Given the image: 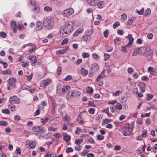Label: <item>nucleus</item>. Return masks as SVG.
<instances>
[{
    "label": "nucleus",
    "instance_id": "obj_1",
    "mask_svg": "<svg viewBox=\"0 0 157 157\" xmlns=\"http://www.w3.org/2000/svg\"><path fill=\"white\" fill-rule=\"evenodd\" d=\"M73 23L72 21H67L65 25L62 26L60 29V36L65 37L68 35L73 29Z\"/></svg>",
    "mask_w": 157,
    "mask_h": 157
},
{
    "label": "nucleus",
    "instance_id": "obj_2",
    "mask_svg": "<svg viewBox=\"0 0 157 157\" xmlns=\"http://www.w3.org/2000/svg\"><path fill=\"white\" fill-rule=\"evenodd\" d=\"M141 53H143L144 56L149 57V59H150L152 57L151 50L148 47H144L140 48Z\"/></svg>",
    "mask_w": 157,
    "mask_h": 157
},
{
    "label": "nucleus",
    "instance_id": "obj_3",
    "mask_svg": "<svg viewBox=\"0 0 157 157\" xmlns=\"http://www.w3.org/2000/svg\"><path fill=\"white\" fill-rule=\"evenodd\" d=\"M54 21H52L49 17L45 18L43 21V24L45 27L49 29H51L53 28Z\"/></svg>",
    "mask_w": 157,
    "mask_h": 157
},
{
    "label": "nucleus",
    "instance_id": "obj_4",
    "mask_svg": "<svg viewBox=\"0 0 157 157\" xmlns=\"http://www.w3.org/2000/svg\"><path fill=\"white\" fill-rule=\"evenodd\" d=\"M133 129L130 127H124L122 129L123 135L126 136H128L132 134Z\"/></svg>",
    "mask_w": 157,
    "mask_h": 157
},
{
    "label": "nucleus",
    "instance_id": "obj_5",
    "mask_svg": "<svg viewBox=\"0 0 157 157\" xmlns=\"http://www.w3.org/2000/svg\"><path fill=\"white\" fill-rule=\"evenodd\" d=\"M9 101L10 103L18 104L20 103V100L17 97L13 96L10 98Z\"/></svg>",
    "mask_w": 157,
    "mask_h": 157
},
{
    "label": "nucleus",
    "instance_id": "obj_6",
    "mask_svg": "<svg viewBox=\"0 0 157 157\" xmlns=\"http://www.w3.org/2000/svg\"><path fill=\"white\" fill-rule=\"evenodd\" d=\"M74 11L72 8H69L65 10L63 12V14L65 17H68L72 14Z\"/></svg>",
    "mask_w": 157,
    "mask_h": 157
},
{
    "label": "nucleus",
    "instance_id": "obj_7",
    "mask_svg": "<svg viewBox=\"0 0 157 157\" xmlns=\"http://www.w3.org/2000/svg\"><path fill=\"white\" fill-rule=\"evenodd\" d=\"M51 82V80L49 79L43 80L41 82L40 86L45 88Z\"/></svg>",
    "mask_w": 157,
    "mask_h": 157
},
{
    "label": "nucleus",
    "instance_id": "obj_8",
    "mask_svg": "<svg viewBox=\"0 0 157 157\" xmlns=\"http://www.w3.org/2000/svg\"><path fill=\"white\" fill-rule=\"evenodd\" d=\"M75 96L73 90H70L68 92L66 96V99L67 100L70 101L73 99Z\"/></svg>",
    "mask_w": 157,
    "mask_h": 157
},
{
    "label": "nucleus",
    "instance_id": "obj_9",
    "mask_svg": "<svg viewBox=\"0 0 157 157\" xmlns=\"http://www.w3.org/2000/svg\"><path fill=\"white\" fill-rule=\"evenodd\" d=\"M28 59L33 61L31 63V65L32 66H34L36 63L37 59L36 56L34 55L29 56L28 57Z\"/></svg>",
    "mask_w": 157,
    "mask_h": 157
},
{
    "label": "nucleus",
    "instance_id": "obj_10",
    "mask_svg": "<svg viewBox=\"0 0 157 157\" xmlns=\"http://www.w3.org/2000/svg\"><path fill=\"white\" fill-rule=\"evenodd\" d=\"M42 29L41 22L40 21H38L36 22V24L35 27L34 29V31L36 32Z\"/></svg>",
    "mask_w": 157,
    "mask_h": 157
},
{
    "label": "nucleus",
    "instance_id": "obj_11",
    "mask_svg": "<svg viewBox=\"0 0 157 157\" xmlns=\"http://www.w3.org/2000/svg\"><path fill=\"white\" fill-rule=\"evenodd\" d=\"M126 38H128L129 40V42L127 44L126 46L127 47L131 46L133 44V42L134 40V39L132 37L131 34H129L126 37Z\"/></svg>",
    "mask_w": 157,
    "mask_h": 157
},
{
    "label": "nucleus",
    "instance_id": "obj_12",
    "mask_svg": "<svg viewBox=\"0 0 157 157\" xmlns=\"http://www.w3.org/2000/svg\"><path fill=\"white\" fill-rule=\"evenodd\" d=\"M87 1L90 5L95 6L99 2V0H87Z\"/></svg>",
    "mask_w": 157,
    "mask_h": 157
},
{
    "label": "nucleus",
    "instance_id": "obj_13",
    "mask_svg": "<svg viewBox=\"0 0 157 157\" xmlns=\"http://www.w3.org/2000/svg\"><path fill=\"white\" fill-rule=\"evenodd\" d=\"M91 70L98 71L99 69V66L97 63H94L91 65Z\"/></svg>",
    "mask_w": 157,
    "mask_h": 157
},
{
    "label": "nucleus",
    "instance_id": "obj_14",
    "mask_svg": "<svg viewBox=\"0 0 157 157\" xmlns=\"http://www.w3.org/2000/svg\"><path fill=\"white\" fill-rule=\"evenodd\" d=\"M58 122L56 118H52L50 121V124L51 125H55L57 124Z\"/></svg>",
    "mask_w": 157,
    "mask_h": 157
},
{
    "label": "nucleus",
    "instance_id": "obj_15",
    "mask_svg": "<svg viewBox=\"0 0 157 157\" xmlns=\"http://www.w3.org/2000/svg\"><path fill=\"white\" fill-rule=\"evenodd\" d=\"M140 51V48H137L133 51L132 55L133 56H136L138 54L141 53Z\"/></svg>",
    "mask_w": 157,
    "mask_h": 157
},
{
    "label": "nucleus",
    "instance_id": "obj_16",
    "mask_svg": "<svg viewBox=\"0 0 157 157\" xmlns=\"http://www.w3.org/2000/svg\"><path fill=\"white\" fill-rule=\"evenodd\" d=\"M84 29H79L77 30L75 32L73 33V36L74 37L76 36H78V35L82 33Z\"/></svg>",
    "mask_w": 157,
    "mask_h": 157
},
{
    "label": "nucleus",
    "instance_id": "obj_17",
    "mask_svg": "<svg viewBox=\"0 0 157 157\" xmlns=\"http://www.w3.org/2000/svg\"><path fill=\"white\" fill-rule=\"evenodd\" d=\"M10 25L11 27L12 28L13 31L14 33H16L17 31L16 27V23L15 21H12L10 23Z\"/></svg>",
    "mask_w": 157,
    "mask_h": 157
},
{
    "label": "nucleus",
    "instance_id": "obj_18",
    "mask_svg": "<svg viewBox=\"0 0 157 157\" xmlns=\"http://www.w3.org/2000/svg\"><path fill=\"white\" fill-rule=\"evenodd\" d=\"M68 49L69 48L67 47L65 49H62L57 51H56V53L57 55H59L60 54L62 55L64 53H65L66 51L68 50Z\"/></svg>",
    "mask_w": 157,
    "mask_h": 157
},
{
    "label": "nucleus",
    "instance_id": "obj_19",
    "mask_svg": "<svg viewBox=\"0 0 157 157\" xmlns=\"http://www.w3.org/2000/svg\"><path fill=\"white\" fill-rule=\"evenodd\" d=\"M70 87L69 86H63L62 88V90L63 92V94H65L67 92L68 90L70 89Z\"/></svg>",
    "mask_w": 157,
    "mask_h": 157
},
{
    "label": "nucleus",
    "instance_id": "obj_20",
    "mask_svg": "<svg viewBox=\"0 0 157 157\" xmlns=\"http://www.w3.org/2000/svg\"><path fill=\"white\" fill-rule=\"evenodd\" d=\"M105 71L103 70L96 79V81H99V79H102L105 76Z\"/></svg>",
    "mask_w": 157,
    "mask_h": 157
},
{
    "label": "nucleus",
    "instance_id": "obj_21",
    "mask_svg": "<svg viewBox=\"0 0 157 157\" xmlns=\"http://www.w3.org/2000/svg\"><path fill=\"white\" fill-rule=\"evenodd\" d=\"M77 121L79 124H83L84 121H83L82 118L80 115H79L77 117Z\"/></svg>",
    "mask_w": 157,
    "mask_h": 157
},
{
    "label": "nucleus",
    "instance_id": "obj_22",
    "mask_svg": "<svg viewBox=\"0 0 157 157\" xmlns=\"http://www.w3.org/2000/svg\"><path fill=\"white\" fill-rule=\"evenodd\" d=\"M32 11L35 14H37L40 11V9L38 7H35L32 9Z\"/></svg>",
    "mask_w": 157,
    "mask_h": 157
},
{
    "label": "nucleus",
    "instance_id": "obj_23",
    "mask_svg": "<svg viewBox=\"0 0 157 157\" xmlns=\"http://www.w3.org/2000/svg\"><path fill=\"white\" fill-rule=\"evenodd\" d=\"M115 44L117 45H120L121 43V39L118 37H117L114 40Z\"/></svg>",
    "mask_w": 157,
    "mask_h": 157
},
{
    "label": "nucleus",
    "instance_id": "obj_24",
    "mask_svg": "<svg viewBox=\"0 0 157 157\" xmlns=\"http://www.w3.org/2000/svg\"><path fill=\"white\" fill-rule=\"evenodd\" d=\"M16 79L15 78H11L9 79V82L10 85H12L16 81Z\"/></svg>",
    "mask_w": 157,
    "mask_h": 157
},
{
    "label": "nucleus",
    "instance_id": "obj_25",
    "mask_svg": "<svg viewBox=\"0 0 157 157\" xmlns=\"http://www.w3.org/2000/svg\"><path fill=\"white\" fill-rule=\"evenodd\" d=\"M81 72L82 75L83 76L86 75L88 73V71L87 70H86L83 68H81Z\"/></svg>",
    "mask_w": 157,
    "mask_h": 157
},
{
    "label": "nucleus",
    "instance_id": "obj_26",
    "mask_svg": "<svg viewBox=\"0 0 157 157\" xmlns=\"http://www.w3.org/2000/svg\"><path fill=\"white\" fill-rule=\"evenodd\" d=\"M83 38L84 41L86 42H89L91 39V37L89 36L86 35L84 36Z\"/></svg>",
    "mask_w": 157,
    "mask_h": 157
},
{
    "label": "nucleus",
    "instance_id": "obj_27",
    "mask_svg": "<svg viewBox=\"0 0 157 157\" xmlns=\"http://www.w3.org/2000/svg\"><path fill=\"white\" fill-rule=\"evenodd\" d=\"M2 73L3 75H10L11 73V71L9 69H7L5 71H2Z\"/></svg>",
    "mask_w": 157,
    "mask_h": 157
},
{
    "label": "nucleus",
    "instance_id": "obj_28",
    "mask_svg": "<svg viewBox=\"0 0 157 157\" xmlns=\"http://www.w3.org/2000/svg\"><path fill=\"white\" fill-rule=\"evenodd\" d=\"M83 141V140L82 139H76L75 141V143L78 145H80Z\"/></svg>",
    "mask_w": 157,
    "mask_h": 157
},
{
    "label": "nucleus",
    "instance_id": "obj_29",
    "mask_svg": "<svg viewBox=\"0 0 157 157\" xmlns=\"http://www.w3.org/2000/svg\"><path fill=\"white\" fill-rule=\"evenodd\" d=\"M104 5V1H101L99 2L98 5V8H102Z\"/></svg>",
    "mask_w": 157,
    "mask_h": 157
},
{
    "label": "nucleus",
    "instance_id": "obj_30",
    "mask_svg": "<svg viewBox=\"0 0 157 157\" xmlns=\"http://www.w3.org/2000/svg\"><path fill=\"white\" fill-rule=\"evenodd\" d=\"M135 17H132L131 19L129 20L127 22L128 25H130L132 23L133 21L135 20Z\"/></svg>",
    "mask_w": 157,
    "mask_h": 157
},
{
    "label": "nucleus",
    "instance_id": "obj_31",
    "mask_svg": "<svg viewBox=\"0 0 157 157\" xmlns=\"http://www.w3.org/2000/svg\"><path fill=\"white\" fill-rule=\"evenodd\" d=\"M93 90L92 87H88L87 89L86 92L88 94H92L93 92Z\"/></svg>",
    "mask_w": 157,
    "mask_h": 157
},
{
    "label": "nucleus",
    "instance_id": "obj_32",
    "mask_svg": "<svg viewBox=\"0 0 157 157\" xmlns=\"http://www.w3.org/2000/svg\"><path fill=\"white\" fill-rule=\"evenodd\" d=\"M112 121V120L111 119H104L103 120L102 123H105V124H107L109 122Z\"/></svg>",
    "mask_w": 157,
    "mask_h": 157
},
{
    "label": "nucleus",
    "instance_id": "obj_33",
    "mask_svg": "<svg viewBox=\"0 0 157 157\" xmlns=\"http://www.w3.org/2000/svg\"><path fill=\"white\" fill-rule=\"evenodd\" d=\"M74 94H75V97H77L81 95V93L79 91L73 90Z\"/></svg>",
    "mask_w": 157,
    "mask_h": 157
},
{
    "label": "nucleus",
    "instance_id": "obj_34",
    "mask_svg": "<svg viewBox=\"0 0 157 157\" xmlns=\"http://www.w3.org/2000/svg\"><path fill=\"white\" fill-rule=\"evenodd\" d=\"M62 88H60L59 86H57V92L60 94H63V92L62 90Z\"/></svg>",
    "mask_w": 157,
    "mask_h": 157
},
{
    "label": "nucleus",
    "instance_id": "obj_35",
    "mask_svg": "<svg viewBox=\"0 0 157 157\" xmlns=\"http://www.w3.org/2000/svg\"><path fill=\"white\" fill-rule=\"evenodd\" d=\"M92 56L93 58L96 60H98L99 59V56L96 53H93L92 54Z\"/></svg>",
    "mask_w": 157,
    "mask_h": 157
},
{
    "label": "nucleus",
    "instance_id": "obj_36",
    "mask_svg": "<svg viewBox=\"0 0 157 157\" xmlns=\"http://www.w3.org/2000/svg\"><path fill=\"white\" fill-rule=\"evenodd\" d=\"M120 25V23L118 21H116L113 25V27L114 29L118 27Z\"/></svg>",
    "mask_w": 157,
    "mask_h": 157
},
{
    "label": "nucleus",
    "instance_id": "obj_37",
    "mask_svg": "<svg viewBox=\"0 0 157 157\" xmlns=\"http://www.w3.org/2000/svg\"><path fill=\"white\" fill-rule=\"evenodd\" d=\"M36 146V143L35 141H33L30 145V147L31 148H34Z\"/></svg>",
    "mask_w": 157,
    "mask_h": 157
},
{
    "label": "nucleus",
    "instance_id": "obj_38",
    "mask_svg": "<svg viewBox=\"0 0 157 157\" xmlns=\"http://www.w3.org/2000/svg\"><path fill=\"white\" fill-rule=\"evenodd\" d=\"M151 13V10L149 8H147V9L146 11L145 12V16H147L149 15Z\"/></svg>",
    "mask_w": 157,
    "mask_h": 157
},
{
    "label": "nucleus",
    "instance_id": "obj_39",
    "mask_svg": "<svg viewBox=\"0 0 157 157\" xmlns=\"http://www.w3.org/2000/svg\"><path fill=\"white\" fill-rule=\"evenodd\" d=\"M2 112L4 114H9L10 113V111L8 109H6L2 110Z\"/></svg>",
    "mask_w": 157,
    "mask_h": 157
},
{
    "label": "nucleus",
    "instance_id": "obj_40",
    "mask_svg": "<svg viewBox=\"0 0 157 157\" xmlns=\"http://www.w3.org/2000/svg\"><path fill=\"white\" fill-rule=\"evenodd\" d=\"M48 130L50 131H55L57 130V128L52 126H50L48 128Z\"/></svg>",
    "mask_w": 157,
    "mask_h": 157
},
{
    "label": "nucleus",
    "instance_id": "obj_41",
    "mask_svg": "<svg viewBox=\"0 0 157 157\" xmlns=\"http://www.w3.org/2000/svg\"><path fill=\"white\" fill-rule=\"evenodd\" d=\"M6 35L4 32H0V36L2 38H5L6 37Z\"/></svg>",
    "mask_w": 157,
    "mask_h": 157
},
{
    "label": "nucleus",
    "instance_id": "obj_42",
    "mask_svg": "<svg viewBox=\"0 0 157 157\" xmlns=\"http://www.w3.org/2000/svg\"><path fill=\"white\" fill-rule=\"evenodd\" d=\"M8 107L9 109H10L12 111H14L15 110V107L12 105H9Z\"/></svg>",
    "mask_w": 157,
    "mask_h": 157
},
{
    "label": "nucleus",
    "instance_id": "obj_43",
    "mask_svg": "<svg viewBox=\"0 0 157 157\" xmlns=\"http://www.w3.org/2000/svg\"><path fill=\"white\" fill-rule=\"evenodd\" d=\"M40 108H38L37 110L34 113V116H36L40 114Z\"/></svg>",
    "mask_w": 157,
    "mask_h": 157
},
{
    "label": "nucleus",
    "instance_id": "obj_44",
    "mask_svg": "<svg viewBox=\"0 0 157 157\" xmlns=\"http://www.w3.org/2000/svg\"><path fill=\"white\" fill-rule=\"evenodd\" d=\"M72 78V76L70 75H68L64 79V81H67L71 80Z\"/></svg>",
    "mask_w": 157,
    "mask_h": 157
},
{
    "label": "nucleus",
    "instance_id": "obj_45",
    "mask_svg": "<svg viewBox=\"0 0 157 157\" xmlns=\"http://www.w3.org/2000/svg\"><path fill=\"white\" fill-rule=\"evenodd\" d=\"M121 93V92L119 90H117L115 92L113 93L112 95L114 96H117L119 95V94Z\"/></svg>",
    "mask_w": 157,
    "mask_h": 157
},
{
    "label": "nucleus",
    "instance_id": "obj_46",
    "mask_svg": "<svg viewBox=\"0 0 157 157\" xmlns=\"http://www.w3.org/2000/svg\"><path fill=\"white\" fill-rule=\"evenodd\" d=\"M108 29H106L105 31H104L103 33L104 36L106 38H107L108 37Z\"/></svg>",
    "mask_w": 157,
    "mask_h": 157
},
{
    "label": "nucleus",
    "instance_id": "obj_47",
    "mask_svg": "<svg viewBox=\"0 0 157 157\" xmlns=\"http://www.w3.org/2000/svg\"><path fill=\"white\" fill-rule=\"evenodd\" d=\"M44 10L47 11H52V9L49 6H46L44 8Z\"/></svg>",
    "mask_w": 157,
    "mask_h": 157
},
{
    "label": "nucleus",
    "instance_id": "obj_48",
    "mask_svg": "<svg viewBox=\"0 0 157 157\" xmlns=\"http://www.w3.org/2000/svg\"><path fill=\"white\" fill-rule=\"evenodd\" d=\"M82 56L84 58H88L89 57V55L88 53L84 52L82 54Z\"/></svg>",
    "mask_w": 157,
    "mask_h": 157
},
{
    "label": "nucleus",
    "instance_id": "obj_49",
    "mask_svg": "<svg viewBox=\"0 0 157 157\" xmlns=\"http://www.w3.org/2000/svg\"><path fill=\"white\" fill-rule=\"evenodd\" d=\"M143 119L141 118H139L137 119L136 122L137 123L141 125L142 123Z\"/></svg>",
    "mask_w": 157,
    "mask_h": 157
},
{
    "label": "nucleus",
    "instance_id": "obj_50",
    "mask_svg": "<svg viewBox=\"0 0 157 157\" xmlns=\"http://www.w3.org/2000/svg\"><path fill=\"white\" fill-rule=\"evenodd\" d=\"M63 119L64 121H65V120L67 122H68L69 120V118L68 117V116L67 115H66L63 118Z\"/></svg>",
    "mask_w": 157,
    "mask_h": 157
},
{
    "label": "nucleus",
    "instance_id": "obj_51",
    "mask_svg": "<svg viewBox=\"0 0 157 157\" xmlns=\"http://www.w3.org/2000/svg\"><path fill=\"white\" fill-rule=\"evenodd\" d=\"M152 75L157 76V70H154L152 72L150 73Z\"/></svg>",
    "mask_w": 157,
    "mask_h": 157
},
{
    "label": "nucleus",
    "instance_id": "obj_52",
    "mask_svg": "<svg viewBox=\"0 0 157 157\" xmlns=\"http://www.w3.org/2000/svg\"><path fill=\"white\" fill-rule=\"evenodd\" d=\"M63 139L66 142H68L70 140V138L69 136H66L63 137Z\"/></svg>",
    "mask_w": 157,
    "mask_h": 157
},
{
    "label": "nucleus",
    "instance_id": "obj_53",
    "mask_svg": "<svg viewBox=\"0 0 157 157\" xmlns=\"http://www.w3.org/2000/svg\"><path fill=\"white\" fill-rule=\"evenodd\" d=\"M116 107L117 108L119 109H122V105L120 103H117L116 105Z\"/></svg>",
    "mask_w": 157,
    "mask_h": 157
},
{
    "label": "nucleus",
    "instance_id": "obj_54",
    "mask_svg": "<svg viewBox=\"0 0 157 157\" xmlns=\"http://www.w3.org/2000/svg\"><path fill=\"white\" fill-rule=\"evenodd\" d=\"M124 33V31L122 29H119L117 31V33L120 35H123Z\"/></svg>",
    "mask_w": 157,
    "mask_h": 157
},
{
    "label": "nucleus",
    "instance_id": "obj_55",
    "mask_svg": "<svg viewBox=\"0 0 157 157\" xmlns=\"http://www.w3.org/2000/svg\"><path fill=\"white\" fill-rule=\"evenodd\" d=\"M7 125V123L4 121H0V125H1L6 126Z\"/></svg>",
    "mask_w": 157,
    "mask_h": 157
},
{
    "label": "nucleus",
    "instance_id": "obj_56",
    "mask_svg": "<svg viewBox=\"0 0 157 157\" xmlns=\"http://www.w3.org/2000/svg\"><path fill=\"white\" fill-rule=\"evenodd\" d=\"M127 15L125 13H123L121 15V19L123 20H125L127 19Z\"/></svg>",
    "mask_w": 157,
    "mask_h": 157
},
{
    "label": "nucleus",
    "instance_id": "obj_57",
    "mask_svg": "<svg viewBox=\"0 0 157 157\" xmlns=\"http://www.w3.org/2000/svg\"><path fill=\"white\" fill-rule=\"evenodd\" d=\"M153 95L151 94H147V96L146 97L147 99L149 100L152 98Z\"/></svg>",
    "mask_w": 157,
    "mask_h": 157
},
{
    "label": "nucleus",
    "instance_id": "obj_58",
    "mask_svg": "<svg viewBox=\"0 0 157 157\" xmlns=\"http://www.w3.org/2000/svg\"><path fill=\"white\" fill-rule=\"evenodd\" d=\"M141 136L144 137H145L147 136L146 130H144L142 131Z\"/></svg>",
    "mask_w": 157,
    "mask_h": 157
},
{
    "label": "nucleus",
    "instance_id": "obj_59",
    "mask_svg": "<svg viewBox=\"0 0 157 157\" xmlns=\"http://www.w3.org/2000/svg\"><path fill=\"white\" fill-rule=\"evenodd\" d=\"M73 151V149L70 147H68L66 150V152L67 153H69L70 152H72Z\"/></svg>",
    "mask_w": 157,
    "mask_h": 157
},
{
    "label": "nucleus",
    "instance_id": "obj_60",
    "mask_svg": "<svg viewBox=\"0 0 157 157\" xmlns=\"http://www.w3.org/2000/svg\"><path fill=\"white\" fill-rule=\"evenodd\" d=\"M39 127H33V128L32 129L34 132H39L40 131H39Z\"/></svg>",
    "mask_w": 157,
    "mask_h": 157
},
{
    "label": "nucleus",
    "instance_id": "obj_61",
    "mask_svg": "<svg viewBox=\"0 0 157 157\" xmlns=\"http://www.w3.org/2000/svg\"><path fill=\"white\" fill-rule=\"evenodd\" d=\"M21 117L18 115H16L14 117V119L15 121H18L20 119Z\"/></svg>",
    "mask_w": 157,
    "mask_h": 157
},
{
    "label": "nucleus",
    "instance_id": "obj_62",
    "mask_svg": "<svg viewBox=\"0 0 157 157\" xmlns=\"http://www.w3.org/2000/svg\"><path fill=\"white\" fill-rule=\"evenodd\" d=\"M97 138L99 140H102L104 139V136L101 135H98L97 136Z\"/></svg>",
    "mask_w": 157,
    "mask_h": 157
},
{
    "label": "nucleus",
    "instance_id": "obj_63",
    "mask_svg": "<svg viewBox=\"0 0 157 157\" xmlns=\"http://www.w3.org/2000/svg\"><path fill=\"white\" fill-rule=\"evenodd\" d=\"M68 43V40L67 38L65 39L61 42V44L64 45L65 44Z\"/></svg>",
    "mask_w": 157,
    "mask_h": 157
},
{
    "label": "nucleus",
    "instance_id": "obj_64",
    "mask_svg": "<svg viewBox=\"0 0 157 157\" xmlns=\"http://www.w3.org/2000/svg\"><path fill=\"white\" fill-rule=\"evenodd\" d=\"M95 109L94 108H90L89 110V112L91 114H93L94 113Z\"/></svg>",
    "mask_w": 157,
    "mask_h": 157
}]
</instances>
